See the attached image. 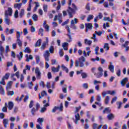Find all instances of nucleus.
I'll return each mask as SVG.
<instances>
[{"label": "nucleus", "mask_w": 129, "mask_h": 129, "mask_svg": "<svg viewBox=\"0 0 129 129\" xmlns=\"http://www.w3.org/2000/svg\"><path fill=\"white\" fill-rule=\"evenodd\" d=\"M72 3V0H69V7L68 9L67 10V12L69 14V16L70 18H73V15H75V14H76V11H78V8L76 5L73 3L72 4L71 7V4Z\"/></svg>", "instance_id": "f257e3e1"}, {"label": "nucleus", "mask_w": 129, "mask_h": 129, "mask_svg": "<svg viewBox=\"0 0 129 129\" xmlns=\"http://www.w3.org/2000/svg\"><path fill=\"white\" fill-rule=\"evenodd\" d=\"M78 23V20L76 18H75L73 20H72L71 21V28L73 30H77V27H76V25L75 24H77Z\"/></svg>", "instance_id": "f03ea898"}, {"label": "nucleus", "mask_w": 129, "mask_h": 129, "mask_svg": "<svg viewBox=\"0 0 129 129\" xmlns=\"http://www.w3.org/2000/svg\"><path fill=\"white\" fill-rule=\"evenodd\" d=\"M98 71H99V73H95L94 75H95L97 78H100V77H101L103 74L102 73L103 72V69L101 67H99L98 68Z\"/></svg>", "instance_id": "7ed1b4c3"}, {"label": "nucleus", "mask_w": 129, "mask_h": 129, "mask_svg": "<svg viewBox=\"0 0 129 129\" xmlns=\"http://www.w3.org/2000/svg\"><path fill=\"white\" fill-rule=\"evenodd\" d=\"M57 110H59V111H63V103H60V107L59 106H55L52 110V112L55 113L57 111Z\"/></svg>", "instance_id": "20e7f679"}, {"label": "nucleus", "mask_w": 129, "mask_h": 129, "mask_svg": "<svg viewBox=\"0 0 129 129\" xmlns=\"http://www.w3.org/2000/svg\"><path fill=\"white\" fill-rule=\"evenodd\" d=\"M86 60V58L82 56L79 58V66L80 67H84V62Z\"/></svg>", "instance_id": "39448f33"}, {"label": "nucleus", "mask_w": 129, "mask_h": 129, "mask_svg": "<svg viewBox=\"0 0 129 129\" xmlns=\"http://www.w3.org/2000/svg\"><path fill=\"white\" fill-rule=\"evenodd\" d=\"M43 57L45 59V61H47V62H49L50 61V58L49 57H50V52L49 50H45L44 51V53L43 54Z\"/></svg>", "instance_id": "423d86ee"}, {"label": "nucleus", "mask_w": 129, "mask_h": 129, "mask_svg": "<svg viewBox=\"0 0 129 129\" xmlns=\"http://www.w3.org/2000/svg\"><path fill=\"white\" fill-rule=\"evenodd\" d=\"M35 74H36V78L37 79L40 80L41 79V72H40V70L39 68H36L35 69Z\"/></svg>", "instance_id": "0eeeda50"}, {"label": "nucleus", "mask_w": 129, "mask_h": 129, "mask_svg": "<svg viewBox=\"0 0 129 129\" xmlns=\"http://www.w3.org/2000/svg\"><path fill=\"white\" fill-rule=\"evenodd\" d=\"M76 119L73 118V119L74 121L75 122L76 124H78V120H80V116L79 115V113H77L75 115Z\"/></svg>", "instance_id": "6e6552de"}, {"label": "nucleus", "mask_w": 129, "mask_h": 129, "mask_svg": "<svg viewBox=\"0 0 129 129\" xmlns=\"http://www.w3.org/2000/svg\"><path fill=\"white\" fill-rule=\"evenodd\" d=\"M7 13V16H12L13 15V9L11 7H9L8 10L5 11V14Z\"/></svg>", "instance_id": "1a4fd4ad"}, {"label": "nucleus", "mask_w": 129, "mask_h": 129, "mask_svg": "<svg viewBox=\"0 0 129 129\" xmlns=\"http://www.w3.org/2000/svg\"><path fill=\"white\" fill-rule=\"evenodd\" d=\"M99 83H101V82L97 80L94 81V85H95V89L98 91L99 90V85H96V84H98Z\"/></svg>", "instance_id": "9d476101"}, {"label": "nucleus", "mask_w": 129, "mask_h": 129, "mask_svg": "<svg viewBox=\"0 0 129 129\" xmlns=\"http://www.w3.org/2000/svg\"><path fill=\"white\" fill-rule=\"evenodd\" d=\"M93 26L92 24L89 23H86V32H88V29H89V30H91V29H92L93 28Z\"/></svg>", "instance_id": "9b49d317"}, {"label": "nucleus", "mask_w": 129, "mask_h": 129, "mask_svg": "<svg viewBox=\"0 0 129 129\" xmlns=\"http://www.w3.org/2000/svg\"><path fill=\"white\" fill-rule=\"evenodd\" d=\"M5 22L7 25H10V18H9V16H8V14L7 13H5Z\"/></svg>", "instance_id": "f8f14e48"}, {"label": "nucleus", "mask_w": 129, "mask_h": 129, "mask_svg": "<svg viewBox=\"0 0 129 129\" xmlns=\"http://www.w3.org/2000/svg\"><path fill=\"white\" fill-rule=\"evenodd\" d=\"M66 29H67L68 33L69 34H68V36H69V38L70 39V40H72V37H71V30H70V28H69V26H67L66 27Z\"/></svg>", "instance_id": "ddd939ff"}, {"label": "nucleus", "mask_w": 129, "mask_h": 129, "mask_svg": "<svg viewBox=\"0 0 129 129\" xmlns=\"http://www.w3.org/2000/svg\"><path fill=\"white\" fill-rule=\"evenodd\" d=\"M51 70L52 72H59V70H60V65H58L57 68L54 67H52Z\"/></svg>", "instance_id": "4468645a"}, {"label": "nucleus", "mask_w": 129, "mask_h": 129, "mask_svg": "<svg viewBox=\"0 0 129 129\" xmlns=\"http://www.w3.org/2000/svg\"><path fill=\"white\" fill-rule=\"evenodd\" d=\"M128 81V78H124L121 81V85L122 86H124V85H125V84L126 83V82H127Z\"/></svg>", "instance_id": "2eb2a0df"}, {"label": "nucleus", "mask_w": 129, "mask_h": 129, "mask_svg": "<svg viewBox=\"0 0 129 129\" xmlns=\"http://www.w3.org/2000/svg\"><path fill=\"white\" fill-rule=\"evenodd\" d=\"M84 43L85 45H88V46H90L91 44H92V41L89 40L87 39H85Z\"/></svg>", "instance_id": "dca6fc26"}, {"label": "nucleus", "mask_w": 129, "mask_h": 129, "mask_svg": "<svg viewBox=\"0 0 129 129\" xmlns=\"http://www.w3.org/2000/svg\"><path fill=\"white\" fill-rule=\"evenodd\" d=\"M68 45H69V43L67 42H64L62 43V47L63 50L66 51H67V50H68Z\"/></svg>", "instance_id": "f3484780"}, {"label": "nucleus", "mask_w": 129, "mask_h": 129, "mask_svg": "<svg viewBox=\"0 0 129 129\" xmlns=\"http://www.w3.org/2000/svg\"><path fill=\"white\" fill-rule=\"evenodd\" d=\"M14 108V103L13 102H9L8 103V109L9 110H12L13 108Z\"/></svg>", "instance_id": "a211bd4d"}, {"label": "nucleus", "mask_w": 129, "mask_h": 129, "mask_svg": "<svg viewBox=\"0 0 129 129\" xmlns=\"http://www.w3.org/2000/svg\"><path fill=\"white\" fill-rule=\"evenodd\" d=\"M16 43H17V44H18V46L20 48H22V47L23 46V41H22V40H21V39H17Z\"/></svg>", "instance_id": "6ab92c4d"}, {"label": "nucleus", "mask_w": 129, "mask_h": 129, "mask_svg": "<svg viewBox=\"0 0 129 129\" xmlns=\"http://www.w3.org/2000/svg\"><path fill=\"white\" fill-rule=\"evenodd\" d=\"M47 92L45 91H42L41 92V95L40 93L39 94V99H42V97H44V96H45V95H47Z\"/></svg>", "instance_id": "aec40b11"}, {"label": "nucleus", "mask_w": 129, "mask_h": 129, "mask_svg": "<svg viewBox=\"0 0 129 129\" xmlns=\"http://www.w3.org/2000/svg\"><path fill=\"white\" fill-rule=\"evenodd\" d=\"M3 124H4L5 127H8V125L9 124V119H3Z\"/></svg>", "instance_id": "412c9836"}, {"label": "nucleus", "mask_w": 129, "mask_h": 129, "mask_svg": "<svg viewBox=\"0 0 129 129\" xmlns=\"http://www.w3.org/2000/svg\"><path fill=\"white\" fill-rule=\"evenodd\" d=\"M12 84H13V81H9L7 83V86L6 87V90H9V89H11V87H12Z\"/></svg>", "instance_id": "4be33fe9"}, {"label": "nucleus", "mask_w": 129, "mask_h": 129, "mask_svg": "<svg viewBox=\"0 0 129 129\" xmlns=\"http://www.w3.org/2000/svg\"><path fill=\"white\" fill-rule=\"evenodd\" d=\"M107 117L109 120H112V119L114 118V115L112 113H110L107 116Z\"/></svg>", "instance_id": "5701e85b"}, {"label": "nucleus", "mask_w": 129, "mask_h": 129, "mask_svg": "<svg viewBox=\"0 0 129 129\" xmlns=\"http://www.w3.org/2000/svg\"><path fill=\"white\" fill-rule=\"evenodd\" d=\"M41 43L42 40H41V39H38L35 44V47H37L38 46V47H40V46H41Z\"/></svg>", "instance_id": "b1692460"}, {"label": "nucleus", "mask_w": 129, "mask_h": 129, "mask_svg": "<svg viewBox=\"0 0 129 129\" xmlns=\"http://www.w3.org/2000/svg\"><path fill=\"white\" fill-rule=\"evenodd\" d=\"M5 51V48L2 45V41H0V55H3Z\"/></svg>", "instance_id": "393cba45"}, {"label": "nucleus", "mask_w": 129, "mask_h": 129, "mask_svg": "<svg viewBox=\"0 0 129 129\" xmlns=\"http://www.w3.org/2000/svg\"><path fill=\"white\" fill-rule=\"evenodd\" d=\"M0 94H2V95H5L6 94V92L5 91V89L4 88H3V86H2L0 85Z\"/></svg>", "instance_id": "a878e982"}, {"label": "nucleus", "mask_w": 129, "mask_h": 129, "mask_svg": "<svg viewBox=\"0 0 129 129\" xmlns=\"http://www.w3.org/2000/svg\"><path fill=\"white\" fill-rule=\"evenodd\" d=\"M111 110L109 109V107L105 108L104 110H103V113H110Z\"/></svg>", "instance_id": "bb28decb"}, {"label": "nucleus", "mask_w": 129, "mask_h": 129, "mask_svg": "<svg viewBox=\"0 0 129 129\" xmlns=\"http://www.w3.org/2000/svg\"><path fill=\"white\" fill-rule=\"evenodd\" d=\"M14 8L15 9H18V10H21V8H22V3L15 4Z\"/></svg>", "instance_id": "cd10ccee"}, {"label": "nucleus", "mask_w": 129, "mask_h": 129, "mask_svg": "<svg viewBox=\"0 0 129 129\" xmlns=\"http://www.w3.org/2000/svg\"><path fill=\"white\" fill-rule=\"evenodd\" d=\"M23 34V32L17 31L16 32V38L19 39L21 38V35Z\"/></svg>", "instance_id": "c85d7f7f"}, {"label": "nucleus", "mask_w": 129, "mask_h": 129, "mask_svg": "<svg viewBox=\"0 0 129 129\" xmlns=\"http://www.w3.org/2000/svg\"><path fill=\"white\" fill-rule=\"evenodd\" d=\"M61 68H62V70L63 71H66V73H69V69L67 68V67H65L64 64L61 65Z\"/></svg>", "instance_id": "c756f323"}, {"label": "nucleus", "mask_w": 129, "mask_h": 129, "mask_svg": "<svg viewBox=\"0 0 129 129\" xmlns=\"http://www.w3.org/2000/svg\"><path fill=\"white\" fill-rule=\"evenodd\" d=\"M108 69L110 70V72H112V73L114 72V66H113V65L109 66Z\"/></svg>", "instance_id": "7c9ffc66"}, {"label": "nucleus", "mask_w": 129, "mask_h": 129, "mask_svg": "<svg viewBox=\"0 0 129 129\" xmlns=\"http://www.w3.org/2000/svg\"><path fill=\"white\" fill-rule=\"evenodd\" d=\"M17 57L18 58L19 61H21L23 58V52L21 51L20 54L17 55Z\"/></svg>", "instance_id": "2f4dec72"}, {"label": "nucleus", "mask_w": 129, "mask_h": 129, "mask_svg": "<svg viewBox=\"0 0 129 129\" xmlns=\"http://www.w3.org/2000/svg\"><path fill=\"white\" fill-rule=\"evenodd\" d=\"M24 15H25V10L22 9L19 13V16L20 18H23Z\"/></svg>", "instance_id": "473e14b6"}, {"label": "nucleus", "mask_w": 129, "mask_h": 129, "mask_svg": "<svg viewBox=\"0 0 129 129\" xmlns=\"http://www.w3.org/2000/svg\"><path fill=\"white\" fill-rule=\"evenodd\" d=\"M116 104H117V105H118V109H120V108H121V105H122V102H116Z\"/></svg>", "instance_id": "72a5a7b5"}, {"label": "nucleus", "mask_w": 129, "mask_h": 129, "mask_svg": "<svg viewBox=\"0 0 129 129\" xmlns=\"http://www.w3.org/2000/svg\"><path fill=\"white\" fill-rule=\"evenodd\" d=\"M7 95H9V96H13V95H14V94H15V92H14V91H9L7 90Z\"/></svg>", "instance_id": "f704fd0d"}, {"label": "nucleus", "mask_w": 129, "mask_h": 129, "mask_svg": "<svg viewBox=\"0 0 129 129\" xmlns=\"http://www.w3.org/2000/svg\"><path fill=\"white\" fill-rule=\"evenodd\" d=\"M32 19L34 22H37V21H38V15L36 14H34L32 16Z\"/></svg>", "instance_id": "c9c22d12"}, {"label": "nucleus", "mask_w": 129, "mask_h": 129, "mask_svg": "<svg viewBox=\"0 0 129 129\" xmlns=\"http://www.w3.org/2000/svg\"><path fill=\"white\" fill-rule=\"evenodd\" d=\"M46 49V42H43L40 47V50L42 51L45 50Z\"/></svg>", "instance_id": "e433bc0d"}, {"label": "nucleus", "mask_w": 129, "mask_h": 129, "mask_svg": "<svg viewBox=\"0 0 129 129\" xmlns=\"http://www.w3.org/2000/svg\"><path fill=\"white\" fill-rule=\"evenodd\" d=\"M110 97H109V96H107L105 99V101H104V102H105V104H108V102L109 101V99H110Z\"/></svg>", "instance_id": "4c0bfd02"}, {"label": "nucleus", "mask_w": 129, "mask_h": 129, "mask_svg": "<svg viewBox=\"0 0 129 129\" xmlns=\"http://www.w3.org/2000/svg\"><path fill=\"white\" fill-rule=\"evenodd\" d=\"M48 51H49V53H50V54H53V53H54V46H50Z\"/></svg>", "instance_id": "58836bf2"}, {"label": "nucleus", "mask_w": 129, "mask_h": 129, "mask_svg": "<svg viewBox=\"0 0 129 129\" xmlns=\"http://www.w3.org/2000/svg\"><path fill=\"white\" fill-rule=\"evenodd\" d=\"M95 37H96V35H97V36H99V37H100V36H101V35H102V31H95Z\"/></svg>", "instance_id": "ea45409f"}, {"label": "nucleus", "mask_w": 129, "mask_h": 129, "mask_svg": "<svg viewBox=\"0 0 129 129\" xmlns=\"http://www.w3.org/2000/svg\"><path fill=\"white\" fill-rule=\"evenodd\" d=\"M115 91H110V90H109V91H107V94H110V95H114V94H115Z\"/></svg>", "instance_id": "a19ab883"}, {"label": "nucleus", "mask_w": 129, "mask_h": 129, "mask_svg": "<svg viewBox=\"0 0 129 129\" xmlns=\"http://www.w3.org/2000/svg\"><path fill=\"white\" fill-rule=\"evenodd\" d=\"M9 77H10V73H8L6 74V75L2 78H4V80L6 79L8 80V79H9Z\"/></svg>", "instance_id": "79ce46f5"}, {"label": "nucleus", "mask_w": 129, "mask_h": 129, "mask_svg": "<svg viewBox=\"0 0 129 129\" xmlns=\"http://www.w3.org/2000/svg\"><path fill=\"white\" fill-rule=\"evenodd\" d=\"M104 49H106V51L109 50V46H108V43H105L103 47Z\"/></svg>", "instance_id": "37998d69"}, {"label": "nucleus", "mask_w": 129, "mask_h": 129, "mask_svg": "<svg viewBox=\"0 0 129 129\" xmlns=\"http://www.w3.org/2000/svg\"><path fill=\"white\" fill-rule=\"evenodd\" d=\"M43 11L45 13H47L48 12V5H43Z\"/></svg>", "instance_id": "c03bdc74"}, {"label": "nucleus", "mask_w": 129, "mask_h": 129, "mask_svg": "<svg viewBox=\"0 0 129 129\" xmlns=\"http://www.w3.org/2000/svg\"><path fill=\"white\" fill-rule=\"evenodd\" d=\"M43 33H44V29L43 28L39 29V31L38 32L39 35H41V36H43Z\"/></svg>", "instance_id": "a18cd8bd"}, {"label": "nucleus", "mask_w": 129, "mask_h": 129, "mask_svg": "<svg viewBox=\"0 0 129 129\" xmlns=\"http://www.w3.org/2000/svg\"><path fill=\"white\" fill-rule=\"evenodd\" d=\"M37 122H39L40 124H41V123H43V122H44V119L43 118H39L37 119Z\"/></svg>", "instance_id": "49530a36"}, {"label": "nucleus", "mask_w": 129, "mask_h": 129, "mask_svg": "<svg viewBox=\"0 0 129 129\" xmlns=\"http://www.w3.org/2000/svg\"><path fill=\"white\" fill-rule=\"evenodd\" d=\"M24 52L25 53H31V49H30V48L29 47H26L25 50H24Z\"/></svg>", "instance_id": "de8ad7c7"}, {"label": "nucleus", "mask_w": 129, "mask_h": 129, "mask_svg": "<svg viewBox=\"0 0 129 129\" xmlns=\"http://www.w3.org/2000/svg\"><path fill=\"white\" fill-rule=\"evenodd\" d=\"M93 19V15H89L87 19V22H90V20Z\"/></svg>", "instance_id": "09e8293b"}, {"label": "nucleus", "mask_w": 129, "mask_h": 129, "mask_svg": "<svg viewBox=\"0 0 129 129\" xmlns=\"http://www.w3.org/2000/svg\"><path fill=\"white\" fill-rule=\"evenodd\" d=\"M91 39H93V40H94V42H97L98 41L97 38H96V36H95V34H93V37H92Z\"/></svg>", "instance_id": "8fccbe9b"}, {"label": "nucleus", "mask_w": 129, "mask_h": 129, "mask_svg": "<svg viewBox=\"0 0 129 129\" xmlns=\"http://www.w3.org/2000/svg\"><path fill=\"white\" fill-rule=\"evenodd\" d=\"M98 50H99V47L96 46L95 48V54H96V55H98L99 54L98 53Z\"/></svg>", "instance_id": "3c124183"}, {"label": "nucleus", "mask_w": 129, "mask_h": 129, "mask_svg": "<svg viewBox=\"0 0 129 129\" xmlns=\"http://www.w3.org/2000/svg\"><path fill=\"white\" fill-rule=\"evenodd\" d=\"M103 21H108V22H110V23H112V20L111 19L109 20V17H104Z\"/></svg>", "instance_id": "603ef678"}, {"label": "nucleus", "mask_w": 129, "mask_h": 129, "mask_svg": "<svg viewBox=\"0 0 129 129\" xmlns=\"http://www.w3.org/2000/svg\"><path fill=\"white\" fill-rule=\"evenodd\" d=\"M117 100V97L115 96L114 97H113L112 99V100L111 101V104H113V102H115V101H116Z\"/></svg>", "instance_id": "864d4df0"}, {"label": "nucleus", "mask_w": 129, "mask_h": 129, "mask_svg": "<svg viewBox=\"0 0 129 129\" xmlns=\"http://www.w3.org/2000/svg\"><path fill=\"white\" fill-rule=\"evenodd\" d=\"M103 27L104 29H106V27L109 28L110 26L108 25V23H106L103 24Z\"/></svg>", "instance_id": "5fc2aeb1"}, {"label": "nucleus", "mask_w": 129, "mask_h": 129, "mask_svg": "<svg viewBox=\"0 0 129 129\" xmlns=\"http://www.w3.org/2000/svg\"><path fill=\"white\" fill-rule=\"evenodd\" d=\"M81 76L82 77V78L84 79L87 77V74L85 73H83L81 74Z\"/></svg>", "instance_id": "6e6d98bb"}, {"label": "nucleus", "mask_w": 129, "mask_h": 129, "mask_svg": "<svg viewBox=\"0 0 129 129\" xmlns=\"http://www.w3.org/2000/svg\"><path fill=\"white\" fill-rule=\"evenodd\" d=\"M14 17L16 19L19 17V12L18 10H16L15 14H14Z\"/></svg>", "instance_id": "4d7b16f0"}, {"label": "nucleus", "mask_w": 129, "mask_h": 129, "mask_svg": "<svg viewBox=\"0 0 129 129\" xmlns=\"http://www.w3.org/2000/svg\"><path fill=\"white\" fill-rule=\"evenodd\" d=\"M83 88H85V89H88V84L87 83H84L83 84Z\"/></svg>", "instance_id": "13d9d810"}, {"label": "nucleus", "mask_w": 129, "mask_h": 129, "mask_svg": "<svg viewBox=\"0 0 129 129\" xmlns=\"http://www.w3.org/2000/svg\"><path fill=\"white\" fill-rule=\"evenodd\" d=\"M0 84H2V85H6V82H5V79H2L1 81H0Z\"/></svg>", "instance_id": "bf43d9fd"}, {"label": "nucleus", "mask_w": 129, "mask_h": 129, "mask_svg": "<svg viewBox=\"0 0 129 129\" xmlns=\"http://www.w3.org/2000/svg\"><path fill=\"white\" fill-rule=\"evenodd\" d=\"M9 51H10V46L7 45L5 48V52L7 54L8 53Z\"/></svg>", "instance_id": "052dcab7"}, {"label": "nucleus", "mask_w": 129, "mask_h": 129, "mask_svg": "<svg viewBox=\"0 0 129 129\" xmlns=\"http://www.w3.org/2000/svg\"><path fill=\"white\" fill-rule=\"evenodd\" d=\"M102 17H103V15L102 14V13H99V15L98 16H96V17L98 19V18L99 19H102Z\"/></svg>", "instance_id": "680f3d73"}, {"label": "nucleus", "mask_w": 129, "mask_h": 129, "mask_svg": "<svg viewBox=\"0 0 129 129\" xmlns=\"http://www.w3.org/2000/svg\"><path fill=\"white\" fill-rule=\"evenodd\" d=\"M128 44H129V42H128V41H125V43L124 44H122V47H128L127 45H128Z\"/></svg>", "instance_id": "e2e57ef3"}, {"label": "nucleus", "mask_w": 129, "mask_h": 129, "mask_svg": "<svg viewBox=\"0 0 129 129\" xmlns=\"http://www.w3.org/2000/svg\"><path fill=\"white\" fill-rule=\"evenodd\" d=\"M36 59L37 64H39V63L40 62V56L39 55H36Z\"/></svg>", "instance_id": "0e129e2a"}, {"label": "nucleus", "mask_w": 129, "mask_h": 129, "mask_svg": "<svg viewBox=\"0 0 129 129\" xmlns=\"http://www.w3.org/2000/svg\"><path fill=\"white\" fill-rule=\"evenodd\" d=\"M86 9L87 10V11H90V6L89 3L87 4V5L86 6Z\"/></svg>", "instance_id": "69168bd1"}, {"label": "nucleus", "mask_w": 129, "mask_h": 129, "mask_svg": "<svg viewBox=\"0 0 129 129\" xmlns=\"http://www.w3.org/2000/svg\"><path fill=\"white\" fill-rule=\"evenodd\" d=\"M106 94H107V91L106 92V91H103L102 93V95L103 96V98H104V97H105V95H106Z\"/></svg>", "instance_id": "338daca9"}, {"label": "nucleus", "mask_w": 129, "mask_h": 129, "mask_svg": "<svg viewBox=\"0 0 129 129\" xmlns=\"http://www.w3.org/2000/svg\"><path fill=\"white\" fill-rule=\"evenodd\" d=\"M57 119L58 121H59L60 122H61V121H62L63 120V117H62V116L58 117L57 118Z\"/></svg>", "instance_id": "774afa93"}]
</instances>
